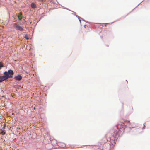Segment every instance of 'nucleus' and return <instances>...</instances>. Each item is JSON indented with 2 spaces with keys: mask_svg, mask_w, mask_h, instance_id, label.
<instances>
[{
  "mask_svg": "<svg viewBox=\"0 0 150 150\" xmlns=\"http://www.w3.org/2000/svg\"><path fill=\"white\" fill-rule=\"evenodd\" d=\"M124 122H128L129 123H130V122L129 121H127V120H125Z\"/></svg>",
  "mask_w": 150,
  "mask_h": 150,
  "instance_id": "nucleus-14",
  "label": "nucleus"
},
{
  "mask_svg": "<svg viewBox=\"0 0 150 150\" xmlns=\"http://www.w3.org/2000/svg\"><path fill=\"white\" fill-rule=\"evenodd\" d=\"M105 139H106V141H110L111 139V138L110 137H109L108 134H107L106 135V138Z\"/></svg>",
  "mask_w": 150,
  "mask_h": 150,
  "instance_id": "nucleus-8",
  "label": "nucleus"
},
{
  "mask_svg": "<svg viewBox=\"0 0 150 150\" xmlns=\"http://www.w3.org/2000/svg\"><path fill=\"white\" fill-rule=\"evenodd\" d=\"M18 19H19L20 20H21L22 19V17L19 15H18Z\"/></svg>",
  "mask_w": 150,
  "mask_h": 150,
  "instance_id": "nucleus-13",
  "label": "nucleus"
},
{
  "mask_svg": "<svg viewBox=\"0 0 150 150\" xmlns=\"http://www.w3.org/2000/svg\"><path fill=\"white\" fill-rule=\"evenodd\" d=\"M4 66L3 65L2 63L1 62H0V70L1 69V68Z\"/></svg>",
  "mask_w": 150,
  "mask_h": 150,
  "instance_id": "nucleus-11",
  "label": "nucleus"
},
{
  "mask_svg": "<svg viewBox=\"0 0 150 150\" xmlns=\"http://www.w3.org/2000/svg\"><path fill=\"white\" fill-rule=\"evenodd\" d=\"M14 79L18 81H21L22 79V77L21 75L19 74L17 76H15L14 77Z\"/></svg>",
  "mask_w": 150,
  "mask_h": 150,
  "instance_id": "nucleus-6",
  "label": "nucleus"
},
{
  "mask_svg": "<svg viewBox=\"0 0 150 150\" xmlns=\"http://www.w3.org/2000/svg\"><path fill=\"white\" fill-rule=\"evenodd\" d=\"M19 14H20V15L19 16H21L22 14V12H20L19 13Z\"/></svg>",
  "mask_w": 150,
  "mask_h": 150,
  "instance_id": "nucleus-17",
  "label": "nucleus"
},
{
  "mask_svg": "<svg viewBox=\"0 0 150 150\" xmlns=\"http://www.w3.org/2000/svg\"><path fill=\"white\" fill-rule=\"evenodd\" d=\"M4 75L8 77V79L10 78H12V76L13 75L14 73L12 70H9L8 72L5 71L4 73Z\"/></svg>",
  "mask_w": 150,
  "mask_h": 150,
  "instance_id": "nucleus-2",
  "label": "nucleus"
},
{
  "mask_svg": "<svg viewBox=\"0 0 150 150\" xmlns=\"http://www.w3.org/2000/svg\"><path fill=\"white\" fill-rule=\"evenodd\" d=\"M31 6L33 8H35L36 7V5L34 3H32L31 4Z\"/></svg>",
  "mask_w": 150,
  "mask_h": 150,
  "instance_id": "nucleus-9",
  "label": "nucleus"
},
{
  "mask_svg": "<svg viewBox=\"0 0 150 150\" xmlns=\"http://www.w3.org/2000/svg\"><path fill=\"white\" fill-rule=\"evenodd\" d=\"M13 27L16 30L21 31L24 30L23 28L22 27L19 26L16 23H15L14 24Z\"/></svg>",
  "mask_w": 150,
  "mask_h": 150,
  "instance_id": "nucleus-4",
  "label": "nucleus"
},
{
  "mask_svg": "<svg viewBox=\"0 0 150 150\" xmlns=\"http://www.w3.org/2000/svg\"><path fill=\"white\" fill-rule=\"evenodd\" d=\"M38 1H41V2H44L45 1L44 0H38Z\"/></svg>",
  "mask_w": 150,
  "mask_h": 150,
  "instance_id": "nucleus-15",
  "label": "nucleus"
},
{
  "mask_svg": "<svg viewBox=\"0 0 150 150\" xmlns=\"http://www.w3.org/2000/svg\"><path fill=\"white\" fill-rule=\"evenodd\" d=\"M117 124H119V126H120V127L121 129H123V131L125 129L126 127V126L123 124H119L118 123Z\"/></svg>",
  "mask_w": 150,
  "mask_h": 150,
  "instance_id": "nucleus-7",
  "label": "nucleus"
},
{
  "mask_svg": "<svg viewBox=\"0 0 150 150\" xmlns=\"http://www.w3.org/2000/svg\"><path fill=\"white\" fill-rule=\"evenodd\" d=\"M0 134H2V135H4L5 134L4 131L2 130H0Z\"/></svg>",
  "mask_w": 150,
  "mask_h": 150,
  "instance_id": "nucleus-10",
  "label": "nucleus"
},
{
  "mask_svg": "<svg viewBox=\"0 0 150 150\" xmlns=\"http://www.w3.org/2000/svg\"><path fill=\"white\" fill-rule=\"evenodd\" d=\"M24 38L27 40H28L29 39L28 35H26L24 37Z\"/></svg>",
  "mask_w": 150,
  "mask_h": 150,
  "instance_id": "nucleus-12",
  "label": "nucleus"
},
{
  "mask_svg": "<svg viewBox=\"0 0 150 150\" xmlns=\"http://www.w3.org/2000/svg\"><path fill=\"white\" fill-rule=\"evenodd\" d=\"M90 28L88 26L85 25L84 27L81 28V31L84 33L89 31Z\"/></svg>",
  "mask_w": 150,
  "mask_h": 150,
  "instance_id": "nucleus-3",
  "label": "nucleus"
},
{
  "mask_svg": "<svg viewBox=\"0 0 150 150\" xmlns=\"http://www.w3.org/2000/svg\"><path fill=\"white\" fill-rule=\"evenodd\" d=\"M107 24H108V23L103 24H102V25H105V26H106V25H107Z\"/></svg>",
  "mask_w": 150,
  "mask_h": 150,
  "instance_id": "nucleus-16",
  "label": "nucleus"
},
{
  "mask_svg": "<svg viewBox=\"0 0 150 150\" xmlns=\"http://www.w3.org/2000/svg\"><path fill=\"white\" fill-rule=\"evenodd\" d=\"M4 128H5V127H3V128H2V129H4Z\"/></svg>",
  "mask_w": 150,
  "mask_h": 150,
  "instance_id": "nucleus-18",
  "label": "nucleus"
},
{
  "mask_svg": "<svg viewBox=\"0 0 150 150\" xmlns=\"http://www.w3.org/2000/svg\"><path fill=\"white\" fill-rule=\"evenodd\" d=\"M116 127L117 128V129L114 131L113 134L112 136V138H115L119 136V133H120V131L118 129L119 124H117V125Z\"/></svg>",
  "mask_w": 150,
  "mask_h": 150,
  "instance_id": "nucleus-1",
  "label": "nucleus"
},
{
  "mask_svg": "<svg viewBox=\"0 0 150 150\" xmlns=\"http://www.w3.org/2000/svg\"><path fill=\"white\" fill-rule=\"evenodd\" d=\"M8 79V77L4 75L3 76H0V82H1L4 81H6Z\"/></svg>",
  "mask_w": 150,
  "mask_h": 150,
  "instance_id": "nucleus-5",
  "label": "nucleus"
}]
</instances>
